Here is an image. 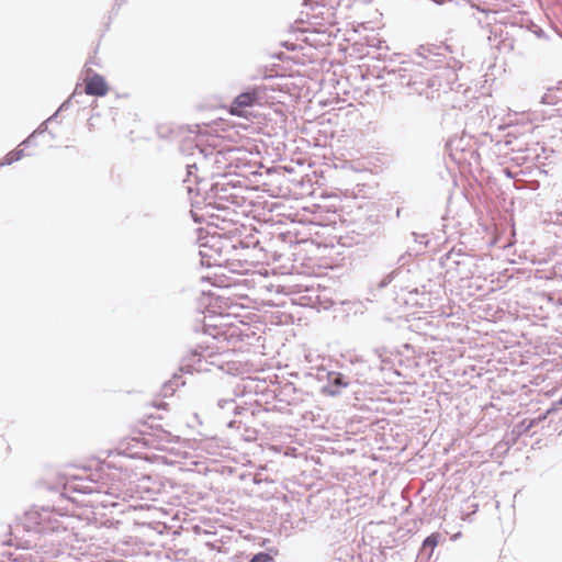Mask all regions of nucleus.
Returning a JSON list of instances; mask_svg holds the SVG:
<instances>
[{"mask_svg":"<svg viewBox=\"0 0 562 562\" xmlns=\"http://www.w3.org/2000/svg\"><path fill=\"white\" fill-rule=\"evenodd\" d=\"M108 91L109 86L102 76L92 74L85 78V92L88 95L104 97Z\"/></svg>","mask_w":562,"mask_h":562,"instance_id":"1","label":"nucleus"},{"mask_svg":"<svg viewBox=\"0 0 562 562\" xmlns=\"http://www.w3.org/2000/svg\"><path fill=\"white\" fill-rule=\"evenodd\" d=\"M257 99L258 97L255 91L240 93L233 101L229 108V113L236 116L245 117L246 114L244 109L252 106L256 103Z\"/></svg>","mask_w":562,"mask_h":562,"instance_id":"2","label":"nucleus"},{"mask_svg":"<svg viewBox=\"0 0 562 562\" xmlns=\"http://www.w3.org/2000/svg\"><path fill=\"white\" fill-rule=\"evenodd\" d=\"M223 336L224 340L226 341V346L218 347V349H222L223 352L229 350L236 351L240 349V346H237V344L243 341L244 335L238 325H229Z\"/></svg>","mask_w":562,"mask_h":562,"instance_id":"3","label":"nucleus"},{"mask_svg":"<svg viewBox=\"0 0 562 562\" xmlns=\"http://www.w3.org/2000/svg\"><path fill=\"white\" fill-rule=\"evenodd\" d=\"M23 150H14L9 153L2 161H0V167L5 165H11L14 161H18L22 158Z\"/></svg>","mask_w":562,"mask_h":562,"instance_id":"4","label":"nucleus"},{"mask_svg":"<svg viewBox=\"0 0 562 562\" xmlns=\"http://www.w3.org/2000/svg\"><path fill=\"white\" fill-rule=\"evenodd\" d=\"M439 538H440L439 533H431L430 536H428L424 540V543H423L424 549L430 548V550L432 551L438 546Z\"/></svg>","mask_w":562,"mask_h":562,"instance_id":"5","label":"nucleus"},{"mask_svg":"<svg viewBox=\"0 0 562 562\" xmlns=\"http://www.w3.org/2000/svg\"><path fill=\"white\" fill-rule=\"evenodd\" d=\"M249 562H273V559L268 553L260 552L255 554Z\"/></svg>","mask_w":562,"mask_h":562,"instance_id":"6","label":"nucleus"},{"mask_svg":"<svg viewBox=\"0 0 562 562\" xmlns=\"http://www.w3.org/2000/svg\"><path fill=\"white\" fill-rule=\"evenodd\" d=\"M334 384H335V385H339V386H340V385H344V386H346V385H347L346 383H342V381H341V379H340L339 376L335 378V380H334Z\"/></svg>","mask_w":562,"mask_h":562,"instance_id":"7","label":"nucleus"}]
</instances>
